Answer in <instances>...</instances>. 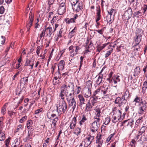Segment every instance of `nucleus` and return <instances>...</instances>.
<instances>
[{"label": "nucleus", "instance_id": "obj_1", "mask_svg": "<svg viewBox=\"0 0 147 147\" xmlns=\"http://www.w3.org/2000/svg\"><path fill=\"white\" fill-rule=\"evenodd\" d=\"M61 91L59 97L63 100H65V96L67 102L74 98V87L73 84L70 82L63 84L61 87Z\"/></svg>", "mask_w": 147, "mask_h": 147}, {"label": "nucleus", "instance_id": "obj_2", "mask_svg": "<svg viewBox=\"0 0 147 147\" xmlns=\"http://www.w3.org/2000/svg\"><path fill=\"white\" fill-rule=\"evenodd\" d=\"M56 112L58 116H60L62 114H65L67 111V105L65 100L59 101L56 104Z\"/></svg>", "mask_w": 147, "mask_h": 147}, {"label": "nucleus", "instance_id": "obj_3", "mask_svg": "<svg viewBox=\"0 0 147 147\" xmlns=\"http://www.w3.org/2000/svg\"><path fill=\"white\" fill-rule=\"evenodd\" d=\"M139 107L138 113L139 114L142 115L147 110V100H142L138 104Z\"/></svg>", "mask_w": 147, "mask_h": 147}, {"label": "nucleus", "instance_id": "obj_4", "mask_svg": "<svg viewBox=\"0 0 147 147\" xmlns=\"http://www.w3.org/2000/svg\"><path fill=\"white\" fill-rule=\"evenodd\" d=\"M90 134L87 136L84 140V143L83 147H88L92 142L94 138V135H92Z\"/></svg>", "mask_w": 147, "mask_h": 147}, {"label": "nucleus", "instance_id": "obj_5", "mask_svg": "<svg viewBox=\"0 0 147 147\" xmlns=\"http://www.w3.org/2000/svg\"><path fill=\"white\" fill-rule=\"evenodd\" d=\"M121 109L120 110H118L116 112L113 113L111 118L112 121L114 123L117 122L121 119L122 114Z\"/></svg>", "mask_w": 147, "mask_h": 147}, {"label": "nucleus", "instance_id": "obj_6", "mask_svg": "<svg viewBox=\"0 0 147 147\" xmlns=\"http://www.w3.org/2000/svg\"><path fill=\"white\" fill-rule=\"evenodd\" d=\"M108 89L107 88L104 87L103 86H101L99 88L97 89L94 91L93 94V96H96V94H98L101 91L102 94H103L104 95L102 97L105 98V96H108V94H106L108 92Z\"/></svg>", "mask_w": 147, "mask_h": 147}, {"label": "nucleus", "instance_id": "obj_7", "mask_svg": "<svg viewBox=\"0 0 147 147\" xmlns=\"http://www.w3.org/2000/svg\"><path fill=\"white\" fill-rule=\"evenodd\" d=\"M75 6L73 7V10L76 13H78L82 11L84 5L82 1L78 0V2Z\"/></svg>", "mask_w": 147, "mask_h": 147}, {"label": "nucleus", "instance_id": "obj_8", "mask_svg": "<svg viewBox=\"0 0 147 147\" xmlns=\"http://www.w3.org/2000/svg\"><path fill=\"white\" fill-rule=\"evenodd\" d=\"M29 15L28 20L26 23V27L28 29L27 31H29L30 28L32 26L34 20V15L32 12H30Z\"/></svg>", "mask_w": 147, "mask_h": 147}, {"label": "nucleus", "instance_id": "obj_9", "mask_svg": "<svg viewBox=\"0 0 147 147\" xmlns=\"http://www.w3.org/2000/svg\"><path fill=\"white\" fill-rule=\"evenodd\" d=\"M100 126L99 123H97L96 122H93L92 123L90 127V131L91 132L92 135H95V133L98 131Z\"/></svg>", "mask_w": 147, "mask_h": 147}, {"label": "nucleus", "instance_id": "obj_10", "mask_svg": "<svg viewBox=\"0 0 147 147\" xmlns=\"http://www.w3.org/2000/svg\"><path fill=\"white\" fill-rule=\"evenodd\" d=\"M66 9L65 3L62 2L60 4L57 11L59 14L62 15L66 12Z\"/></svg>", "mask_w": 147, "mask_h": 147}, {"label": "nucleus", "instance_id": "obj_11", "mask_svg": "<svg viewBox=\"0 0 147 147\" xmlns=\"http://www.w3.org/2000/svg\"><path fill=\"white\" fill-rule=\"evenodd\" d=\"M127 101L123 98L118 97L116 98L115 100V103L119 105V107H120L125 104Z\"/></svg>", "mask_w": 147, "mask_h": 147}, {"label": "nucleus", "instance_id": "obj_12", "mask_svg": "<svg viewBox=\"0 0 147 147\" xmlns=\"http://www.w3.org/2000/svg\"><path fill=\"white\" fill-rule=\"evenodd\" d=\"M105 68V67H104L99 73L98 75L96 77L98 76V79L96 81V84H97L98 85H100L102 82H104L103 80V75L101 74Z\"/></svg>", "mask_w": 147, "mask_h": 147}, {"label": "nucleus", "instance_id": "obj_13", "mask_svg": "<svg viewBox=\"0 0 147 147\" xmlns=\"http://www.w3.org/2000/svg\"><path fill=\"white\" fill-rule=\"evenodd\" d=\"M35 60L34 58H31L28 59V58H26V62L24 65V66H29L31 67V69H32L34 65V62Z\"/></svg>", "mask_w": 147, "mask_h": 147}, {"label": "nucleus", "instance_id": "obj_14", "mask_svg": "<svg viewBox=\"0 0 147 147\" xmlns=\"http://www.w3.org/2000/svg\"><path fill=\"white\" fill-rule=\"evenodd\" d=\"M134 120L132 119L124 120L122 122L121 126H127L132 128L134 124Z\"/></svg>", "mask_w": 147, "mask_h": 147}, {"label": "nucleus", "instance_id": "obj_15", "mask_svg": "<svg viewBox=\"0 0 147 147\" xmlns=\"http://www.w3.org/2000/svg\"><path fill=\"white\" fill-rule=\"evenodd\" d=\"M77 115H75L74 117L71 120L68 129H74L76 126L77 123L76 118Z\"/></svg>", "mask_w": 147, "mask_h": 147}, {"label": "nucleus", "instance_id": "obj_16", "mask_svg": "<svg viewBox=\"0 0 147 147\" xmlns=\"http://www.w3.org/2000/svg\"><path fill=\"white\" fill-rule=\"evenodd\" d=\"M78 17L77 14H75L73 17L72 18H66L65 19V22L67 24H69L72 23H76V20Z\"/></svg>", "mask_w": 147, "mask_h": 147}, {"label": "nucleus", "instance_id": "obj_17", "mask_svg": "<svg viewBox=\"0 0 147 147\" xmlns=\"http://www.w3.org/2000/svg\"><path fill=\"white\" fill-rule=\"evenodd\" d=\"M79 98V106L80 108H82L84 105L86 104V101L83 96L81 94H79L78 96Z\"/></svg>", "mask_w": 147, "mask_h": 147}, {"label": "nucleus", "instance_id": "obj_18", "mask_svg": "<svg viewBox=\"0 0 147 147\" xmlns=\"http://www.w3.org/2000/svg\"><path fill=\"white\" fill-rule=\"evenodd\" d=\"M44 30L46 32L47 36H50L53 32L52 27L50 26L47 28H45Z\"/></svg>", "mask_w": 147, "mask_h": 147}, {"label": "nucleus", "instance_id": "obj_19", "mask_svg": "<svg viewBox=\"0 0 147 147\" xmlns=\"http://www.w3.org/2000/svg\"><path fill=\"white\" fill-rule=\"evenodd\" d=\"M67 102L69 107H71L73 109V111H74L76 107V102L74 98H73L72 100Z\"/></svg>", "mask_w": 147, "mask_h": 147}, {"label": "nucleus", "instance_id": "obj_20", "mask_svg": "<svg viewBox=\"0 0 147 147\" xmlns=\"http://www.w3.org/2000/svg\"><path fill=\"white\" fill-rule=\"evenodd\" d=\"M86 104V111H91L93 107L94 106V105H92V104L90 100H89L87 103Z\"/></svg>", "mask_w": 147, "mask_h": 147}, {"label": "nucleus", "instance_id": "obj_21", "mask_svg": "<svg viewBox=\"0 0 147 147\" xmlns=\"http://www.w3.org/2000/svg\"><path fill=\"white\" fill-rule=\"evenodd\" d=\"M77 30V27L76 26L69 33L68 36L70 39L71 38L76 35Z\"/></svg>", "mask_w": 147, "mask_h": 147}, {"label": "nucleus", "instance_id": "obj_22", "mask_svg": "<svg viewBox=\"0 0 147 147\" xmlns=\"http://www.w3.org/2000/svg\"><path fill=\"white\" fill-rule=\"evenodd\" d=\"M135 42L137 43H140L142 39V35L140 34L136 33V36L134 37Z\"/></svg>", "mask_w": 147, "mask_h": 147}, {"label": "nucleus", "instance_id": "obj_23", "mask_svg": "<svg viewBox=\"0 0 147 147\" xmlns=\"http://www.w3.org/2000/svg\"><path fill=\"white\" fill-rule=\"evenodd\" d=\"M65 62L63 60L60 61L58 64V71L60 69L63 70L64 68Z\"/></svg>", "mask_w": 147, "mask_h": 147}, {"label": "nucleus", "instance_id": "obj_24", "mask_svg": "<svg viewBox=\"0 0 147 147\" xmlns=\"http://www.w3.org/2000/svg\"><path fill=\"white\" fill-rule=\"evenodd\" d=\"M145 115H144L140 117L136 121L135 124L137 126H138L140 125H141L142 123L143 122Z\"/></svg>", "mask_w": 147, "mask_h": 147}, {"label": "nucleus", "instance_id": "obj_25", "mask_svg": "<svg viewBox=\"0 0 147 147\" xmlns=\"http://www.w3.org/2000/svg\"><path fill=\"white\" fill-rule=\"evenodd\" d=\"M131 17V16L129 14L128 12L126 11L123 15L122 18L123 20H126L127 22H128L129 20Z\"/></svg>", "mask_w": 147, "mask_h": 147}, {"label": "nucleus", "instance_id": "obj_26", "mask_svg": "<svg viewBox=\"0 0 147 147\" xmlns=\"http://www.w3.org/2000/svg\"><path fill=\"white\" fill-rule=\"evenodd\" d=\"M94 110L95 111L96 117H100L101 113V109L99 107L96 106L94 109Z\"/></svg>", "mask_w": 147, "mask_h": 147}, {"label": "nucleus", "instance_id": "obj_27", "mask_svg": "<svg viewBox=\"0 0 147 147\" xmlns=\"http://www.w3.org/2000/svg\"><path fill=\"white\" fill-rule=\"evenodd\" d=\"M81 119L80 121H79V124L81 126L83 125V123H84L85 121H87L88 119L87 117L85 115H83L82 117H81Z\"/></svg>", "mask_w": 147, "mask_h": 147}, {"label": "nucleus", "instance_id": "obj_28", "mask_svg": "<svg viewBox=\"0 0 147 147\" xmlns=\"http://www.w3.org/2000/svg\"><path fill=\"white\" fill-rule=\"evenodd\" d=\"M57 115V113H52L49 111L48 112L47 114V117L51 120L53 119V118Z\"/></svg>", "mask_w": 147, "mask_h": 147}, {"label": "nucleus", "instance_id": "obj_29", "mask_svg": "<svg viewBox=\"0 0 147 147\" xmlns=\"http://www.w3.org/2000/svg\"><path fill=\"white\" fill-rule=\"evenodd\" d=\"M28 77H25L21 79L20 81V83L22 85H25L27 84L28 79Z\"/></svg>", "mask_w": 147, "mask_h": 147}, {"label": "nucleus", "instance_id": "obj_30", "mask_svg": "<svg viewBox=\"0 0 147 147\" xmlns=\"http://www.w3.org/2000/svg\"><path fill=\"white\" fill-rule=\"evenodd\" d=\"M52 122V124L53 125V129L55 130L56 129V123L59 120V119L58 117H56L53 119Z\"/></svg>", "mask_w": 147, "mask_h": 147}, {"label": "nucleus", "instance_id": "obj_31", "mask_svg": "<svg viewBox=\"0 0 147 147\" xmlns=\"http://www.w3.org/2000/svg\"><path fill=\"white\" fill-rule=\"evenodd\" d=\"M92 98V99L91 100V101H90L92 103V105H94V104L96 103L97 102V100L98 99V98L97 96H93L92 97H91V98H90V99Z\"/></svg>", "mask_w": 147, "mask_h": 147}, {"label": "nucleus", "instance_id": "obj_32", "mask_svg": "<svg viewBox=\"0 0 147 147\" xmlns=\"http://www.w3.org/2000/svg\"><path fill=\"white\" fill-rule=\"evenodd\" d=\"M119 77V76H115L112 77V81L114 82V84H117V82L120 81V79Z\"/></svg>", "mask_w": 147, "mask_h": 147}, {"label": "nucleus", "instance_id": "obj_33", "mask_svg": "<svg viewBox=\"0 0 147 147\" xmlns=\"http://www.w3.org/2000/svg\"><path fill=\"white\" fill-rule=\"evenodd\" d=\"M89 40H87L86 42V45L85 46V49L84 50V54L86 53H87L88 52H90L91 51L88 45V44L89 43Z\"/></svg>", "mask_w": 147, "mask_h": 147}, {"label": "nucleus", "instance_id": "obj_34", "mask_svg": "<svg viewBox=\"0 0 147 147\" xmlns=\"http://www.w3.org/2000/svg\"><path fill=\"white\" fill-rule=\"evenodd\" d=\"M63 28H61L60 30L59 34H57V38L56 39V41H57L59 39H61V38L62 37V33L63 32Z\"/></svg>", "mask_w": 147, "mask_h": 147}, {"label": "nucleus", "instance_id": "obj_35", "mask_svg": "<svg viewBox=\"0 0 147 147\" xmlns=\"http://www.w3.org/2000/svg\"><path fill=\"white\" fill-rule=\"evenodd\" d=\"M140 70L139 66L136 67L134 70V75L136 76L139 75L140 73Z\"/></svg>", "mask_w": 147, "mask_h": 147}, {"label": "nucleus", "instance_id": "obj_36", "mask_svg": "<svg viewBox=\"0 0 147 147\" xmlns=\"http://www.w3.org/2000/svg\"><path fill=\"white\" fill-rule=\"evenodd\" d=\"M91 93V90L88 89L84 95V97L86 98H88L90 96Z\"/></svg>", "mask_w": 147, "mask_h": 147}, {"label": "nucleus", "instance_id": "obj_37", "mask_svg": "<svg viewBox=\"0 0 147 147\" xmlns=\"http://www.w3.org/2000/svg\"><path fill=\"white\" fill-rule=\"evenodd\" d=\"M105 137V136L104 135L100 134L99 135L98 134H97L96 138V141H103V139H104Z\"/></svg>", "mask_w": 147, "mask_h": 147}, {"label": "nucleus", "instance_id": "obj_38", "mask_svg": "<svg viewBox=\"0 0 147 147\" xmlns=\"http://www.w3.org/2000/svg\"><path fill=\"white\" fill-rule=\"evenodd\" d=\"M96 11L97 12L96 13V16L101 17V10L100 6L99 5L96 7Z\"/></svg>", "mask_w": 147, "mask_h": 147}, {"label": "nucleus", "instance_id": "obj_39", "mask_svg": "<svg viewBox=\"0 0 147 147\" xmlns=\"http://www.w3.org/2000/svg\"><path fill=\"white\" fill-rule=\"evenodd\" d=\"M147 88V81H145L143 84L142 88V92L143 94H144L146 91V90Z\"/></svg>", "mask_w": 147, "mask_h": 147}, {"label": "nucleus", "instance_id": "obj_40", "mask_svg": "<svg viewBox=\"0 0 147 147\" xmlns=\"http://www.w3.org/2000/svg\"><path fill=\"white\" fill-rule=\"evenodd\" d=\"M32 134L29 133V131L28 132V135L25 138L23 139V140L25 142H26L28 141L32 138Z\"/></svg>", "mask_w": 147, "mask_h": 147}, {"label": "nucleus", "instance_id": "obj_41", "mask_svg": "<svg viewBox=\"0 0 147 147\" xmlns=\"http://www.w3.org/2000/svg\"><path fill=\"white\" fill-rule=\"evenodd\" d=\"M129 94L128 91H127L125 92L124 95L121 97L127 101L129 96Z\"/></svg>", "mask_w": 147, "mask_h": 147}, {"label": "nucleus", "instance_id": "obj_42", "mask_svg": "<svg viewBox=\"0 0 147 147\" xmlns=\"http://www.w3.org/2000/svg\"><path fill=\"white\" fill-rule=\"evenodd\" d=\"M33 124L32 121L31 120H28L27 122L26 127L28 129H30Z\"/></svg>", "mask_w": 147, "mask_h": 147}, {"label": "nucleus", "instance_id": "obj_43", "mask_svg": "<svg viewBox=\"0 0 147 147\" xmlns=\"http://www.w3.org/2000/svg\"><path fill=\"white\" fill-rule=\"evenodd\" d=\"M61 79H59L57 77H54L53 79V82L54 84H58L61 83L60 81Z\"/></svg>", "mask_w": 147, "mask_h": 147}, {"label": "nucleus", "instance_id": "obj_44", "mask_svg": "<svg viewBox=\"0 0 147 147\" xmlns=\"http://www.w3.org/2000/svg\"><path fill=\"white\" fill-rule=\"evenodd\" d=\"M142 99H141V98L140 97H139L138 96H136L135 97V98L134 99V101L135 102V105L136 103L140 102H141L142 100H143Z\"/></svg>", "mask_w": 147, "mask_h": 147}, {"label": "nucleus", "instance_id": "obj_45", "mask_svg": "<svg viewBox=\"0 0 147 147\" xmlns=\"http://www.w3.org/2000/svg\"><path fill=\"white\" fill-rule=\"evenodd\" d=\"M92 82L90 80H88L86 82V85L88 89L91 90L92 87Z\"/></svg>", "mask_w": 147, "mask_h": 147}, {"label": "nucleus", "instance_id": "obj_46", "mask_svg": "<svg viewBox=\"0 0 147 147\" xmlns=\"http://www.w3.org/2000/svg\"><path fill=\"white\" fill-rule=\"evenodd\" d=\"M147 139L144 136H141L140 138L138 140V142H140L142 143H145Z\"/></svg>", "mask_w": 147, "mask_h": 147}, {"label": "nucleus", "instance_id": "obj_47", "mask_svg": "<svg viewBox=\"0 0 147 147\" xmlns=\"http://www.w3.org/2000/svg\"><path fill=\"white\" fill-rule=\"evenodd\" d=\"M113 49H111L107 51L105 55V57L107 58L111 54V53L113 52Z\"/></svg>", "mask_w": 147, "mask_h": 147}, {"label": "nucleus", "instance_id": "obj_48", "mask_svg": "<svg viewBox=\"0 0 147 147\" xmlns=\"http://www.w3.org/2000/svg\"><path fill=\"white\" fill-rule=\"evenodd\" d=\"M4 118L3 117H0V130L1 129H3V121L4 120Z\"/></svg>", "mask_w": 147, "mask_h": 147}, {"label": "nucleus", "instance_id": "obj_49", "mask_svg": "<svg viewBox=\"0 0 147 147\" xmlns=\"http://www.w3.org/2000/svg\"><path fill=\"white\" fill-rule=\"evenodd\" d=\"M113 74V72L111 71L109 75V78L107 79L109 83H111L112 82V76Z\"/></svg>", "mask_w": 147, "mask_h": 147}, {"label": "nucleus", "instance_id": "obj_50", "mask_svg": "<svg viewBox=\"0 0 147 147\" xmlns=\"http://www.w3.org/2000/svg\"><path fill=\"white\" fill-rule=\"evenodd\" d=\"M107 45V44H104L102 45L101 46L98 47L97 49V51L100 52Z\"/></svg>", "mask_w": 147, "mask_h": 147}, {"label": "nucleus", "instance_id": "obj_51", "mask_svg": "<svg viewBox=\"0 0 147 147\" xmlns=\"http://www.w3.org/2000/svg\"><path fill=\"white\" fill-rule=\"evenodd\" d=\"M146 128L147 127L146 126H142L140 129V131H139V133L140 134L142 135V133L145 132Z\"/></svg>", "mask_w": 147, "mask_h": 147}, {"label": "nucleus", "instance_id": "obj_52", "mask_svg": "<svg viewBox=\"0 0 147 147\" xmlns=\"http://www.w3.org/2000/svg\"><path fill=\"white\" fill-rule=\"evenodd\" d=\"M106 28L105 27H103L101 28L100 30H96V31L98 33H99V34L102 35L103 32L104 30L106 29Z\"/></svg>", "mask_w": 147, "mask_h": 147}, {"label": "nucleus", "instance_id": "obj_53", "mask_svg": "<svg viewBox=\"0 0 147 147\" xmlns=\"http://www.w3.org/2000/svg\"><path fill=\"white\" fill-rule=\"evenodd\" d=\"M23 127H22L21 124L19 125L17 127V129L15 131L16 132H17L22 130Z\"/></svg>", "mask_w": 147, "mask_h": 147}, {"label": "nucleus", "instance_id": "obj_54", "mask_svg": "<svg viewBox=\"0 0 147 147\" xmlns=\"http://www.w3.org/2000/svg\"><path fill=\"white\" fill-rule=\"evenodd\" d=\"M46 34V32L44 30V29L43 30L41 33L39 35V37L40 38V39L39 40V42H40V40L42 38V37H44L45 36Z\"/></svg>", "mask_w": 147, "mask_h": 147}, {"label": "nucleus", "instance_id": "obj_55", "mask_svg": "<svg viewBox=\"0 0 147 147\" xmlns=\"http://www.w3.org/2000/svg\"><path fill=\"white\" fill-rule=\"evenodd\" d=\"M81 129L79 127H77L76 128L74 134L77 136L81 133Z\"/></svg>", "mask_w": 147, "mask_h": 147}, {"label": "nucleus", "instance_id": "obj_56", "mask_svg": "<svg viewBox=\"0 0 147 147\" xmlns=\"http://www.w3.org/2000/svg\"><path fill=\"white\" fill-rule=\"evenodd\" d=\"M74 47L75 48V49L74 50L75 53L76 54H78V51L80 50L81 49V47H80V45L76 46Z\"/></svg>", "mask_w": 147, "mask_h": 147}, {"label": "nucleus", "instance_id": "obj_57", "mask_svg": "<svg viewBox=\"0 0 147 147\" xmlns=\"http://www.w3.org/2000/svg\"><path fill=\"white\" fill-rule=\"evenodd\" d=\"M6 104L4 105L2 108L1 113L3 115H4L6 112Z\"/></svg>", "mask_w": 147, "mask_h": 147}, {"label": "nucleus", "instance_id": "obj_58", "mask_svg": "<svg viewBox=\"0 0 147 147\" xmlns=\"http://www.w3.org/2000/svg\"><path fill=\"white\" fill-rule=\"evenodd\" d=\"M124 47L123 45H120L119 46H117L116 49L118 51H121L122 50L124 49Z\"/></svg>", "mask_w": 147, "mask_h": 147}, {"label": "nucleus", "instance_id": "obj_59", "mask_svg": "<svg viewBox=\"0 0 147 147\" xmlns=\"http://www.w3.org/2000/svg\"><path fill=\"white\" fill-rule=\"evenodd\" d=\"M105 121L103 124H105V125H107L110 122L111 119H110L109 117H107L105 118Z\"/></svg>", "mask_w": 147, "mask_h": 147}, {"label": "nucleus", "instance_id": "obj_60", "mask_svg": "<svg viewBox=\"0 0 147 147\" xmlns=\"http://www.w3.org/2000/svg\"><path fill=\"white\" fill-rule=\"evenodd\" d=\"M111 17V16H109V14L107 15V16H106V20L107 21L109 24H111L112 23Z\"/></svg>", "mask_w": 147, "mask_h": 147}, {"label": "nucleus", "instance_id": "obj_61", "mask_svg": "<svg viewBox=\"0 0 147 147\" xmlns=\"http://www.w3.org/2000/svg\"><path fill=\"white\" fill-rule=\"evenodd\" d=\"M11 139L10 138H9L8 139L5 140V145L6 147H9V143L10 142V140Z\"/></svg>", "mask_w": 147, "mask_h": 147}, {"label": "nucleus", "instance_id": "obj_62", "mask_svg": "<svg viewBox=\"0 0 147 147\" xmlns=\"http://www.w3.org/2000/svg\"><path fill=\"white\" fill-rule=\"evenodd\" d=\"M104 125L103 124L101 126V130L102 132H103L104 133H105L107 131V127Z\"/></svg>", "mask_w": 147, "mask_h": 147}, {"label": "nucleus", "instance_id": "obj_63", "mask_svg": "<svg viewBox=\"0 0 147 147\" xmlns=\"http://www.w3.org/2000/svg\"><path fill=\"white\" fill-rule=\"evenodd\" d=\"M136 143L135 140L134 139H132L130 144V145L131 146V147H135Z\"/></svg>", "mask_w": 147, "mask_h": 147}, {"label": "nucleus", "instance_id": "obj_64", "mask_svg": "<svg viewBox=\"0 0 147 147\" xmlns=\"http://www.w3.org/2000/svg\"><path fill=\"white\" fill-rule=\"evenodd\" d=\"M58 19V16H54L51 21V23L53 25V23L55 22L56 20Z\"/></svg>", "mask_w": 147, "mask_h": 147}]
</instances>
